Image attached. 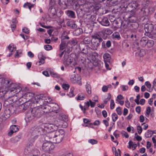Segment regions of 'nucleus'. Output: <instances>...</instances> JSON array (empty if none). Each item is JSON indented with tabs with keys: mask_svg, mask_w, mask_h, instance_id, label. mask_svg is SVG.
<instances>
[{
	"mask_svg": "<svg viewBox=\"0 0 156 156\" xmlns=\"http://www.w3.org/2000/svg\"><path fill=\"white\" fill-rule=\"evenodd\" d=\"M44 96L43 94H40L36 95L34 97L32 104H34V106L36 105L37 107H34L32 109L31 112V115H30V113L27 115V118L29 120H31L35 117L37 118H40L44 114L45 112L43 110L46 109L47 107L45 105H42L43 103L42 99Z\"/></svg>",
	"mask_w": 156,
	"mask_h": 156,
	"instance_id": "obj_1",
	"label": "nucleus"
},
{
	"mask_svg": "<svg viewBox=\"0 0 156 156\" xmlns=\"http://www.w3.org/2000/svg\"><path fill=\"white\" fill-rule=\"evenodd\" d=\"M65 135V132L63 129L56 130L55 133H51L48 136L53 143H58L63 140Z\"/></svg>",
	"mask_w": 156,
	"mask_h": 156,
	"instance_id": "obj_2",
	"label": "nucleus"
},
{
	"mask_svg": "<svg viewBox=\"0 0 156 156\" xmlns=\"http://www.w3.org/2000/svg\"><path fill=\"white\" fill-rule=\"evenodd\" d=\"M145 34L149 37H152V35L156 34V24L154 26L152 23H147L144 25Z\"/></svg>",
	"mask_w": 156,
	"mask_h": 156,
	"instance_id": "obj_3",
	"label": "nucleus"
},
{
	"mask_svg": "<svg viewBox=\"0 0 156 156\" xmlns=\"http://www.w3.org/2000/svg\"><path fill=\"white\" fill-rule=\"evenodd\" d=\"M92 38L91 41L92 47L94 50H96L97 48L99 46L101 42L103 41V39L98 34H95L92 35Z\"/></svg>",
	"mask_w": 156,
	"mask_h": 156,
	"instance_id": "obj_4",
	"label": "nucleus"
},
{
	"mask_svg": "<svg viewBox=\"0 0 156 156\" xmlns=\"http://www.w3.org/2000/svg\"><path fill=\"white\" fill-rule=\"evenodd\" d=\"M121 25L124 28L128 27L132 31L137 30L136 29L139 27V24L136 22L128 23V21H123Z\"/></svg>",
	"mask_w": 156,
	"mask_h": 156,
	"instance_id": "obj_5",
	"label": "nucleus"
},
{
	"mask_svg": "<svg viewBox=\"0 0 156 156\" xmlns=\"http://www.w3.org/2000/svg\"><path fill=\"white\" fill-rule=\"evenodd\" d=\"M32 130L37 133L42 135L45 134L47 132L44 123L36 125L32 128Z\"/></svg>",
	"mask_w": 156,
	"mask_h": 156,
	"instance_id": "obj_6",
	"label": "nucleus"
},
{
	"mask_svg": "<svg viewBox=\"0 0 156 156\" xmlns=\"http://www.w3.org/2000/svg\"><path fill=\"white\" fill-rule=\"evenodd\" d=\"M59 49L60 50H63L68 54L72 51V48L69 45L68 41L63 39L61 41V44L59 45Z\"/></svg>",
	"mask_w": 156,
	"mask_h": 156,
	"instance_id": "obj_7",
	"label": "nucleus"
},
{
	"mask_svg": "<svg viewBox=\"0 0 156 156\" xmlns=\"http://www.w3.org/2000/svg\"><path fill=\"white\" fill-rule=\"evenodd\" d=\"M55 148V146L51 142L49 141L44 142L42 144L41 150L44 152L48 153L50 152V151Z\"/></svg>",
	"mask_w": 156,
	"mask_h": 156,
	"instance_id": "obj_8",
	"label": "nucleus"
},
{
	"mask_svg": "<svg viewBox=\"0 0 156 156\" xmlns=\"http://www.w3.org/2000/svg\"><path fill=\"white\" fill-rule=\"evenodd\" d=\"M46 129L50 132H53L61 126V123H57L56 125L52 124L44 123Z\"/></svg>",
	"mask_w": 156,
	"mask_h": 156,
	"instance_id": "obj_9",
	"label": "nucleus"
},
{
	"mask_svg": "<svg viewBox=\"0 0 156 156\" xmlns=\"http://www.w3.org/2000/svg\"><path fill=\"white\" fill-rule=\"evenodd\" d=\"M123 18L125 20L124 21H128V23L136 22L137 20L136 15L135 13L133 14H127Z\"/></svg>",
	"mask_w": 156,
	"mask_h": 156,
	"instance_id": "obj_10",
	"label": "nucleus"
},
{
	"mask_svg": "<svg viewBox=\"0 0 156 156\" xmlns=\"http://www.w3.org/2000/svg\"><path fill=\"white\" fill-rule=\"evenodd\" d=\"M62 61L63 64L66 67L70 65L73 62L72 60L69 57V55L66 53L64 54Z\"/></svg>",
	"mask_w": 156,
	"mask_h": 156,
	"instance_id": "obj_11",
	"label": "nucleus"
},
{
	"mask_svg": "<svg viewBox=\"0 0 156 156\" xmlns=\"http://www.w3.org/2000/svg\"><path fill=\"white\" fill-rule=\"evenodd\" d=\"M11 86L12 88L9 90L10 92H13L14 93L16 94L19 92L21 90V88L20 86L15 83H12Z\"/></svg>",
	"mask_w": 156,
	"mask_h": 156,
	"instance_id": "obj_12",
	"label": "nucleus"
},
{
	"mask_svg": "<svg viewBox=\"0 0 156 156\" xmlns=\"http://www.w3.org/2000/svg\"><path fill=\"white\" fill-rule=\"evenodd\" d=\"M48 14L50 18L52 19H55L57 16L56 12L55 9L52 7H50L48 9Z\"/></svg>",
	"mask_w": 156,
	"mask_h": 156,
	"instance_id": "obj_13",
	"label": "nucleus"
},
{
	"mask_svg": "<svg viewBox=\"0 0 156 156\" xmlns=\"http://www.w3.org/2000/svg\"><path fill=\"white\" fill-rule=\"evenodd\" d=\"M139 6V4L136 1H133L128 4L126 6V8L131 9L132 11L136 9Z\"/></svg>",
	"mask_w": 156,
	"mask_h": 156,
	"instance_id": "obj_14",
	"label": "nucleus"
},
{
	"mask_svg": "<svg viewBox=\"0 0 156 156\" xmlns=\"http://www.w3.org/2000/svg\"><path fill=\"white\" fill-rule=\"evenodd\" d=\"M80 49L81 51V53L83 54V55L85 56H87V54L89 53V51L90 50V48L88 46H84L83 47L82 45L80 46Z\"/></svg>",
	"mask_w": 156,
	"mask_h": 156,
	"instance_id": "obj_15",
	"label": "nucleus"
},
{
	"mask_svg": "<svg viewBox=\"0 0 156 156\" xmlns=\"http://www.w3.org/2000/svg\"><path fill=\"white\" fill-rule=\"evenodd\" d=\"M57 118H58V120L56 121L58 122V123H61V126L63 123V121L66 122L68 120V116L66 115H60L57 116Z\"/></svg>",
	"mask_w": 156,
	"mask_h": 156,
	"instance_id": "obj_16",
	"label": "nucleus"
},
{
	"mask_svg": "<svg viewBox=\"0 0 156 156\" xmlns=\"http://www.w3.org/2000/svg\"><path fill=\"white\" fill-rule=\"evenodd\" d=\"M112 32L113 31L112 30L109 28H106L103 29L102 31L99 32V33L100 34H102L104 36H105V34L106 35H110L112 34ZM106 37L107 36H104L103 37L104 39H106Z\"/></svg>",
	"mask_w": 156,
	"mask_h": 156,
	"instance_id": "obj_17",
	"label": "nucleus"
},
{
	"mask_svg": "<svg viewBox=\"0 0 156 156\" xmlns=\"http://www.w3.org/2000/svg\"><path fill=\"white\" fill-rule=\"evenodd\" d=\"M18 109L16 108V106L14 107L12 105H10L6 107V111H8V114L10 115L14 113Z\"/></svg>",
	"mask_w": 156,
	"mask_h": 156,
	"instance_id": "obj_18",
	"label": "nucleus"
},
{
	"mask_svg": "<svg viewBox=\"0 0 156 156\" xmlns=\"http://www.w3.org/2000/svg\"><path fill=\"white\" fill-rule=\"evenodd\" d=\"M73 2V0H59V4L61 6L65 5L66 7L71 5Z\"/></svg>",
	"mask_w": 156,
	"mask_h": 156,
	"instance_id": "obj_19",
	"label": "nucleus"
},
{
	"mask_svg": "<svg viewBox=\"0 0 156 156\" xmlns=\"http://www.w3.org/2000/svg\"><path fill=\"white\" fill-rule=\"evenodd\" d=\"M38 58L39 59V61L36 62V65L38 66H40L44 63L45 60L44 58V56L43 55V53L42 52H41L39 54Z\"/></svg>",
	"mask_w": 156,
	"mask_h": 156,
	"instance_id": "obj_20",
	"label": "nucleus"
},
{
	"mask_svg": "<svg viewBox=\"0 0 156 156\" xmlns=\"http://www.w3.org/2000/svg\"><path fill=\"white\" fill-rule=\"evenodd\" d=\"M131 33L129 35V37L134 41H136L138 38V36L137 34V30H131Z\"/></svg>",
	"mask_w": 156,
	"mask_h": 156,
	"instance_id": "obj_21",
	"label": "nucleus"
},
{
	"mask_svg": "<svg viewBox=\"0 0 156 156\" xmlns=\"http://www.w3.org/2000/svg\"><path fill=\"white\" fill-rule=\"evenodd\" d=\"M99 22L101 25L103 26H108L110 25L108 19L107 17H104L101 19V21H99Z\"/></svg>",
	"mask_w": 156,
	"mask_h": 156,
	"instance_id": "obj_22",
	"label": "nucleus"
},
{
	"mask_svg": "<svg viewBox=\"0 0 156 156\" xmlns=\"http://www.w3.org/2000/svg\"><path fill=\"white\" fill-rule=\"evenodd\" d=\"M111 46V43L110 41H108L105 43V42L103 41L102 43V47L103 48H109Z\"/></svg>",
	"mask_w": 156,
	"mask_h": 156,
	"instance_id": "obj_23",
	"label": "nucleus"
},
{
	"mask_svg": "<svg viewBox=\"0 0 156 156\" xmlns=\"http://www.w3.org/2000/svg\"><path fill=\"white\" fill-rule=\"evenodd\" d=\"M13 102V101L10 98H9L5 100L3 105L5 107H8L10 105H12L11 104Z\"/></svg>",
	"mask_w": 156,
	"mask_h": 156,
	"instance_id": "obj_24",
	"label": "nucleus"
},
{
	"mask_svg": "<svg viewBox=\"0 0 156 156\" xmlns=\"http://www.w3.org/2000/svg\"><path fill=\"white\" fill-rule=\"evenodd\" d=\"M29 108V105H28V103H25L24 104H22L18 107V108L21 109L20 111L21 110V109H22L23 111H25L26 110Z\"/></svg>",
	"mask_w": 156,
	"mask_h": 156,
	"instance_id": "obj_25",
	"label": "nucleus"
},
{
	"mask_svg": "<svg viewBox=\"0 0 156 156\" xmlns=\"http://www.w3.org/2000/svg\"><path fill=\"white\" fill-rule=\"evenodd\" d=\"M147 37H143L140 40V44L142 47H145L147 44Z\"/></svg>",
	"mask_w": 156,
	"mask_h": 156,
	"instance_id": "obj_26",
	"label": "nucleus"
},
{
	"mask_svg": "<svg viewBox=\"0 0 156 156\" xmlns=\"http://www.w3.org/2000/svg\"><path fill=\"white\" fill-rule=\"evenodd\" d=\"M66 13L67 16L69 17L72 18H76L75 13L73 11L68 10L66 12Z\"/></svg>",
	"mask_w": 156,
	"mask_h": 156,
	"instance_id": "obj_27",
	"label": "nucleus"
},
{
	"mask_svg": "<svg viewBox=\"0 0 156 156\" xmlns=\"http://www.w3.org/2000/svg\"><path fill=\"white\" fill-rule=\"evenodd\" d=\"M146 53L145 50L144 49H141L136 53V56L140 57H143L145 55Z\"/></svg>",
	"mask_w": 156,
	"mask_h": 156,
	"instance_id": "obj_28",
	"label": "nucleus"
},
{
	"mask_svg": "<svg viewBox=\"0 0 156 156\" xmlns=\"http://www.w3.org/2000/svg\"><path fill=\"white\" fill-rule=\"evenodd\" d=\"M83 33V30L82 28H77L74 31L73 34L75 36H78Z\"/></svg>",
	"mask_w": 156,
	"mask_h": 156,
	"instance_id": "obj_29",
	"label": "nucleus"
},
{
	"mask_svg": "<svg viewBox=\"0 0 156 156\" xmlns=\"http://www.w3.org/2000/svg\"><path fill=\"white\" fill-rule=\"evenodd\" d=\"M17 22L16 19H13L12 20V22L11 24V27L12 28V31L13 32L16 27V24Z\"/></svg>",
	"mask_w": 156,
	"mask_h": 156,
	"instance_id": "obj_30",
	"label": "nucleus"
},
{
	"mask_svg": "<svg viewBox=\"0 0 156 156\" xmlns=\"http://www.w3.org/2000/svg\"><path fill=\"white\" fill-rule=\"evenodd\" d=\"M66 24L68 27L71 28H75L77 27L76 23L70 21H68Z\"/></svg>",
	"mask_w": 156,
	"mask_h": 156,
	"instance_id": "obj_31",
	"label": "nucleus"
},
{
	"mask_svg": "<svg viewBox=\"0 0 156 156\" xmlns=\"http://www.w3.org/2000/svg\"><path fill=\"white\" fill-rule=\"evenodd\" d=\"M103 58L104 62H109L111 59V57L109 54L108 53H105L103 55Z\"/></svg>",
	"mask_w": 156,
	"mask_h": 156,
	"instance_id": "obj_32",
	"label": "nucleus"
},
{
	"mask_svg": "<svg viewBox=\"0 0 156 156\" xmlns=\"http://www.w3.org/2000/svg\"><path fill=\"white\" fill-rule=\"evenodd\" d=\"M85 88L87 93L89 94H91V87L90 84L87 82V83L85 85Z\"/></svg>",
	"mask_w": 156,
	"mask_h": 156,
	"instance_id": "obj_33",
	"label": "nucleus"
},
{
	"mask_svg": "<svg viewBox=\"0 0 156 156\" xmlns=\"http://www.w3.org/2000/svg\"><path fill=\"white\" fill-rule=\"evenodd\" d=\"M112 37L114 39H115L118 40H119L121 39L120 34L118 32H115L112 35Z\"/></svg>",
	"mask_w": 156,
	"mask_h": 156,
	"instance_id": "obj_34",
	"label": "nucleus"
},
{
	"mask_svg": "<svg viewBox=\"0 0 156 156\" xmlns=\"http://www.w3.org/2000/svg\"><path fill=\"white\" fill-rule=\"evenodd\" d=\"M59 108V105L57 104H55L52 107V111L56 113H58V110Z\"/></svg>",
	"mask_w": 156,
	"mask_h": 156,
	"instance_id": "obj_35",
	"label": "nucleus"
},
{
	"mask_svg": "<svg viewBox=\"0 0 156 156\" xmlns=\"http://www.w3.org/2000/svg\"><path fill=\"white\" fill-rule=\"evenodd\" d=\"M70 80L73 83H76L77 82L79 79L77 77L76 75L74 74L71 76Z\"/></svg>",
	"mask_w": 156,
	"mask_h": 156,
	"instance_id": "obj_36",
	"label": "nucleus"
},
{
	"mask_svg": "<svg viewBox=\"0 0 156 156\" xmlns=\"http://www.w3.org/2000/svg\"><path fill=\"white\" fill-rule=\"evenodd\" d=\"M43 95H44V94H43ZM44 98V97H43V98L42 99L43 101V104H42V105H45L46 106V107H47V105H46L45 104L47 103H49L51 101L52 99L51 98H50L49 97H46V98L44 99V102L43 101V98Z\"/></svg>",
	"mask_w": 156,
	"mask_h": 156,
	"instance_id": "obj_37",
	"label": "nucleus"
},
{
	"mask_svg": "<svg viewBox=\"0 0 156 156\" xmlns=\"http://www.w3.org/2000/svg\"><path fill=\"white\" fill-rule=\"evenodd\" d=\"M32 155H34V156H39L40 155V152L39 150L37 149L33 150L30 153Z\"/></svg>",
	"mask_w": 156,
	"mask_h": 156,
	"instance_id": "obj_38",
	"label": "nucleus"
},
{
	"mask_svg": "<svg viewBox=\"0 0 156 156\" xmlns=\"http://www.w3.org/2000/svg\"><path fill=\"white\" fill-rule=\"evenodd\" d=\"M21 138V136L20 135L17 136L14 138L11 139V141L12 143H16L19 141Z\"/></svg>",
	"mask_w": 156,
	"mask_h": 156,
	"instance_id": "obj_39",
	"label": "nucleus"
},
{
	"mask_svg": "<svg viewBox=\"0 0 156 156\" xmlns=\"http://www.w3.org/2000/svg\"><path fill=\"white\" fill-rule=\"evenodd\" d=\"M69 44L72 46H74L76 45L77 43V40L75 39H72L68 41Z\"/></svg>",
	"mask_w": 156,
	"mask_h": 156,
	"instance_id": "obj_40",
	"label": "nucleus"
},
{
	"mask_svg": "<svg viewBox=\"0 0 156 156\" xmlns=\"http://www.w3.org/2000/svg\"><path fill=\"white\" fill-rule=\"evenodd\" d=\"M34 5L31 4L30 3L27 2L26 3H25L23 5V7L25 8H28L31 10V8L33 7Z\"/></svg>",
	"mask_w": 156,
	"mask_h": 156,
	"instance_id": "obj_41",
	"label": "nucleus"
},
{
	"mask_svg": "<svg viewBox=\"0 0 156 156\" xmlns=\"http://www.w3.org/2000/svg\"><path fill=\"white\" fill-rule=\"evenodd\" d=\"M8 48L11 52L15 51L16 50V47H15L13 44H10L8 46Z\"/></svg>",
	"mask_w": 156,
	"mask_h": 156,
	"instance_id": "obj_42",
	"label": "nucleus"
},
{
	"mask_svg": "<svg viewBox=\"0 0 156 156\" xmlns=\"http://www.w3.org/2000/svg\"><path fill=\"white\" fill-rule=\"evenodd\" d=\"M154 134V131L148 130L147 133H145V136L147 138L151 137Z\"/></svg>",
	"mask_w": 156,
	"mask_h": 156,
	"instance_id": "obj_43",
	"label": "nucleus"
},
{
	"mask_svg": "<svg viewBox=\"0 0 156 156\" xmlns=\"http://www.w3.org/2000/svg\"><path fill=\"white\" fill-rule=\"evenodd\" d=\"M150 0H143L142 5L144 7H146L148 6L150 2Z\"/></svg>",
	"mask_w": 156,
	"mask_h": 156,
	"instance_id": "obj_44",
	"label": "nucleus"
},
{
	"mask_svg": "<svg viewBox=\"0 0 156 156\" xmlns=\"http://www.w3.org/2000/svg\"><path fill=\"white\" fill-rule=\"evenodd\" d=\"M34 95L32 93L28 92L25 95V96L29 100H30L32 98Z\"/></svg>",
	"mask_w": 156,
	"mask_h": 156,
	"instance_id": "obj_45",
	"label": "nucleus"
},
{
	"mask_svg": "<svg viewBox=\"0 0 156 156\" xmlns=\"http://www.w3.org/2000/svg\"><path fill=\"white\" fill-rule=\"evenodd\" d=\"M154 44V42L152 40H147V45L149 48L152 47Z\"/></svg>",
	"mask_w": 156,
	"mask_h": 156,
	"instance_id": "obj_46",
	"label": "nucleus"
},
{
	"mask_svg": "<svg viewBox=\"0 0 156 156\" xmlns=\"http://www.w3.org/2000/svg\"><path fill=\"white\" fill-rule=\"evenodd\" d=\"M50 74L51 76L54 77L58 78L60 77V75L58 73H57L51 71H50Z\"/></svg>",
	"mask_w": 156,
	"mask_h": 156,
	"instance_id": "obj_47",
	"label": "nucleus"
},
{
	"mask_svg": "<svg viewBox=\"0 0 156 156\" xmlns=\"http://www.w3.org/2000/svg\"><path fill=\"white\" fill-rule=\"evenodd\" d=\"M10 129L13 130L15 132H16L19 130L18 126L16 125H13L11 126Z\"/></svg>",
	"mask_w": 156,
	"mask_h": 156,
	"instance_id": "obj_48",
	"label": "nucleus"
},
{
	"mask_svg": "<svg viewBox=\"0 0 156 156\" xmlns=\"http://www.w3.org/2000/svg\"><path fill=\"white\" fill-rule=\"evenodd\" d=\"M85 98V96L82 94H78V97L76 99L77 100H83Z\"/></svg>",
	"mask_w": 156,
	"mask_h": 156,
	"instance_id": "obj_49",
	"label": "nucleus"
},
{
	"mask_svg": "<svg viewBox=\"0 0 156 156\" xmlns=\"http://www.w3.org/2000/svg\"><path fill=\"white\" fill-rule=\"evenodd\" d=\"M90 40L89 37H86L83 39V42L86 44H88L90 43Z\"/></svg>",
	"mask_w": 156,
	"mask_h": 156,
	"instance_id": "obj_50",
	"label": "nucleus"
},
{
	"mask_svg": "<svg viewBox=\"0 0 156 156\" xmlns=\"http://www.w3.org/2000/svg\"><path fill=\"white\" fill-rule=\"evenodd\" d=\"M112 120L114 122H115L118 118V116L115 113H113L112 115Z\"/></svg>",
	"mask_w": 156,
	"mask_h": 156,
	"instance_id": "obj_51",
	"label": "nucleus"
},
{
	"mask_svg": "<svg viewBox=\"0 0 156 156\" xmlns=\"http://www.w3.org/2000/svg\"><path fill=\"white\" fill-rule=\"evenodd\" d=\"M62 51V50H60L59 49L57 53V56H59L60 58L62 57L64 54V53L65 52L64 51Z\"/></svg>",
	"mask_w": 156,
	"mask_h": 156,
	"instance_id": "obj_52",
	"label": "nucleus"
},
{
	"mask_svg": "<svg viewBox=\"0 0 156 156\" xmlns=\"http://www.w3.org/2000/svg\"><path fill=\"white\" fill-rule=\"evenodd\" d=\"M141 20H142L143 24H145L148 21V20L147 16L145 17L144 16H142L141 17Z\"/></svg>",
	"mask_w": 156,
	"mask_h": 156,
	"instance_id": "obj_53",
	"label": "nucleus"
},
{
	"mask_svg": "<svg viewBox=\"0 0 156 156\" xmlns=\"http://www.w3.org/2000/svg\"><path fill=\"white\" fill-rule=\"evenodd\" d=\"M111 95L110 93H108V96L107 98L105 99L104 101V103L105 104H106L108 101H109L111 98Z\"/></svg>",
	"mask_w": 156,
	"mask_h": 156,
	"instance_id": "obj_54",
	"label": "nucleus"
},
{
	"mask_svg": "<svg viewBox=\"0 0 156 156\" xmlns=\"http://www.w3.org/2000/svg\"><path fill=\"white\" fill-rule=\"evenodd\" d=\"M116 111L118 115H121L122 114V110L120 107H118L116 109Z\"/></svg>",
	"mask_w": 156,
	"mask_h": 156,
	"instance_id": "obj_55",
	"label": "nucleus"
},
{
	"mask_svg": "<svg viewBox=\"0 0 156 156\" xmlns=\"http://www.w3.org/2000/svg\"><path fill=\"white\" fill-rule=\"evenodd\" d=\"M115 106V104L114 101L113 99H111L110 101V108L111 109H113L114 108Z\"/></svg>",
	"mask_w": 156,
	"mask_h": 156,
	"instance_id": "obj_56",
	"label": "nucleus"
},
{
	"mask_svg": "<svg viewBox=\"0 0 156 156\" xmlns=\"http://www.w3.org/2000/svg\"><path fill=\"white\" fill-rule=\"evenodd\" d=\"M62 86V88L66 90H68L69 87V84L66 83L63 84Z\"/></svg>",
	"mask_w": 156,
	"mask_h": 156,
	"instance_id": "obj_57",
	"label": "nucleus"
},
{
	"mask_svg": "<svg viewBox=\"0 0 156 156\" xmlns=\"http://www.w3.org/2000/svg\"><path fill=\"white\" fill-rule=\"evenodd\" d=\"M137 129L138 134H140L142 131V129L141 127L140 126H137Z\"/></svg>",
	"mask_w": 156,
	"mask_h": 156,
	"instance_id": "obj_58",
	"label": "nucleus"
},
{
	"mask_svg": "<svg viewBox=\"0 0 156 156\" xmlns=\"http://www.w3.org/2000/svg\"><path fill=\"white\" fill-rule=\"evenodd\" d=\"M88 142L92 144H97L98 141L94 139H90L89 140Z\"/></svg>",
	"mask_w": 156,
	"mask_h": 156,
	"instance_id": "obj_59",
	"label": "nucleus"
},
{
	"mask_svg": "<svg viewBox=\"0 0 156 156\" xmlns=\"http://www.w3.org/2000/svg\"><path fill=\"white\" fill-rule=\"evenodd\" d=\"M44 48L46 50H49L52 49L51 46L47 44L44 46Z\"/></svg>",
	"mask_w": 156,
	"mask_h": 156,
	"instance_id": "obj_60",
	"label": "nucleus"
},
{
	"mask_svg": "<svg viewBox=\"0 0 156 156\" xmlns=\"http://www.w3.org/2000/svg\"><path fill=\"white\" fill-rule=\"evenodd\" d=\"M122 89V90L123 91H124L128 90V87L127 85H123L121 86Z\"/></svg>",
	"mask_w": 156,
	"mask_h": 156,
	"instance_id": "obj_61",
	"label": "nucleus"
},
{
	"mask_svg": "<svg viewBox=\"0 0 156 156\" xmlns=\"http://www.w3.org/2000/svg\"><path fill=\"white\" fill-rule=\"evenodd\" d=\"M151 111V107L149 106L147 107L146 109V114L147 115H149L150 114Z\"/></svg>",
	"mask_w": 156,
	"mask_h": 156,
	"instance_id": "obj_62",
	"label": "nucleus"
},
{
	"mask_svg": "<svg viewBox=\"0 0 156 156\" xmlns=\"http://www.w3.org/2000/svg\"><path fill=\"white\" fill-rule=\"evenodd\" d=\"M136 111L138 113L140 114L141 112V107L140 106H138L136 108Z\"/></svg>",
	"mask_w": 156,
	"mask_h": 156,
	"instance_id": "obj_63",
	"label": "nucleus"
},
{
	"mask_svg": "<svg viewBox=\"0 0 156 156\" xmlns=\"http://www.w3.org/2000/svg\"><path fill=\"white\" fill-rule=\"evenodd\" d=\"M102 90L103 92H106L108 91V89L106 86L104 85L102 87Z\"/></svg>",
	"mask_w": 156,
	"mask_h": 156,
	"instance_id": "obj_64",
	"label": "nucleus"
}]
</instances>
